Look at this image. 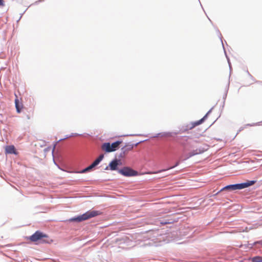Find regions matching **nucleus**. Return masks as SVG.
Wrapping results in <instances>:
<instances>
[{
	"label": "nucleus",
	"instance_id": "f257e3e1",
	"mask_svg": "<svg viewBox=\"0 0 262 262\" xmlns=\"http://www.w3.org/2000/svg\"><path fill=\"white\" fill-rule=\"evenodd\" d=\"M256 183V181H247L246 182L241 183V184H236L233 185H227L224 188H223L221 191L228 190L230 191L235 190H240L242 189L249 186H252L254 185Z\"/></svg>",
	"mask_w": 262,
	"mask_h": 262
},
{
	"label": "nucleus",
	"instance_id": "f03ea898",
	"mask_svg": "<svg viewBox=\"0 0 262 262\" xmlns=\"http://www.w3.org/2000/svg\"><path fill=\"white\" fill-rule=\"evenodd\" d=\"M101 212L99 211L90 210L81 215L71 219V221L80 222L96 216L101 214Z\"/></svg>",
	"mask_w": 262,
	"mask_h": 262
},
{
	"label": "nucleus",
	"instance_id": "7ed1b4c3",
	"mask_svg": "<svg viewBox=\"0 0 262 262\" xmlns=\"http://www.w3.org/2000/svg\"><path fill=\"white\" fill-rule=\"evenodd\" d=\"M122 143L121 141H117L112 144L109 142L104 143L101 145V149L106 152L115 151L119 148V146Z\"/></svg>",
	"mask_w": 262,
	"mask_h": 262
},
{
	"label": "nucleus",
	"instance_id": "20e7f679",
	"mask_svg": "<svg viewBox=\"0 0 262 262\" xmlns=\"http://www.w3.org/2000/svg\"><path fill=\"white\" fill-rule=\"evenodd\" d=\"M48 236L47 235L43 234V233L37 231L35 232L32 235H31L30 237V239L32 242H36L39 241H40L41 243H49V241L47 239H45V238H47Z\"/></svg>",
	"mask_w": 262,
	"mask_h": 262
},
{
	"label": "nucleus",
	"instance_id": "39448f33",
	"mask_svg": "<svg viewBox=\"0 0 262 262\" xmlns=\"http://www.w3.org/2000/svg\"><path fill=\"white\" fill-rule=\"evenodd\" d=\"M119 172L126 177L136 176L138 174V172L137 171L134 170L128 167H125L123 168L120 169L119 170Z\"/></svg>",
	"mask_w": 262,
	"mask_h": 262
},
{
	"label": "nucleus",
	"instance_id": "423d86ee",
	"mask_svg": "<svg viewBox=\"0 0 262 262\" xmlns=\"http://www.w3.org/2000/svg\"><path fill=\"white\" fill-rule=\"evenodd\" d=\"M133 144L130 143L126 144L125 146L121 148L119 157L121 158H124L129 151H131L133 149Z\"/></svg>",
	"mask_w": 262,
	"mask_h": 262
},
{
	"label": "nucleus",
	"instance_id": "0eeeda50",
	"mask_svg": "<svg viewBox=\"0 0 262 262\" xmlns=\"http://www.w3.org/2000/svg\"><path fill=\"white\" fill-rule=\"evenodd\" d=\"M104 158V155L103 154H101L99 157L98 158L96 159L94 162L93 163L91 164L89 166H88V167H86V168L84 169L83 170H82V172H85L86 171H88L89 170H90L91 169H92V168H93L94 167H95L96 166H97V165L99 164V163L102 160V159H103Z\"/></svg>",
	"mask_w": 262,
	"mask_h": 262
},
{
	"label": "nucleus",
	"instance_id": "6e6552de",
	"mask_svg": "<svg viewBox=\"0 0 262 262\" xmlns=\"http://www.w3.org/2000/svg\"><path fill=\"white\" fill-rule=\"evenodd\" d=\"M120 160H118L117 159H115L113 161H112L109 164L108 166H107L105 168L106 170H107L108 169V167H110V169L111 170H115L117 169V166L119 165V162Z\"/></svg>",
	"mask_w": 262,
	"mask_h": 262
},
{
	"label": "nucleus",
	"instance_id": "1a4fd4ad",
	"mask_svg": "<svg viewBox=\"0 0 262 262\" xmlns=\"http://www.w3.org/2000/svg\"><path fill=\"white\" fill-rule=\"evenodd\" d=\"M208 114V113L201 119H200L196 122L191 123L189 125V126H188V129H191L193 128L194 127H195L196 126L199 125L201 124V123H202L203 122V121H204V120L205 119V118L207 117Z\"/></svg>",
	"mask_w": 262,
	"mask_h": 262
},
{
	"label": "nucleus",
	"instance_id": "9d476101",
	"mask_svg": "<svg viewBox=\"0 0 262 262\" xmlns=\"http://www.w3.org/2000/svg\"><path fill=\"white\" fill-rule=\"evenodd\" d=\"M16 98L15 99V105L16 111L18 113H20L23 108V104L21 102H19L17 96L15 95Z\"/></svg>",
	"mask_w": 262,
	"mask_h": 262
},
{
	"label": "nucleus",
	"instance_id": "9b49d317",
	"mask_svg": "<svg viewBox=\"0 0 262 262\" xmlns=\"http://www.w3.org/2000/svg\"><path fill=\"white\" fill-rule=\"evenodd\" d=\"M204 151H205V150L203 149H196V150H193V151L190 152V153H189L188 156L186 158H185L184 159V160H186V159H187L193 156H194L195 155L201 154V153L203 152Z\"/></svg>",
	"mask_w": 262,
	"mask_h": 262
},
{
	"label": "nucleus",
	"instance_id": "f8f14e48",
	"mask_svg": "<svg viewBox=\"0 0 262 262\" xmlns=\"http://www.w3.org/2000/svg\"><path fill=\"white\" fill-rule=\"evenodd\" d=\"M5 151L6 154H16L15 147L13 145L7 146L5 148Z\"/></svg>",
	"mask_w": 262,
	"mask_h": 262
},
{
	"label": "nucleus",
	"instance_id": "ddd939ff",
	"mask_svg": "<svg viewBox=\"0 0 262 262\" xmlns=\"http://www.w3.org/2000/svg\"><path fill=\"white\" fill-rule=\"evenodd\" d=\"M180 164V161H178L177 162V163H176L175 165L172 166V167H170L168 168L167 169V170H168V169H172L176 166H177L179 164ZM166 170V169H163V170H161L160 171H159L158 172H148L147 173H149V174H151V173H158V172H161L162 171H164Z\"/></svg>",
	"mask_w": 262,
	"mask_h": 262
},
{
	"label": "nucleus",
	"instance_id": "4468645a",
	"mask_svg": "<svg viewBox=\"0 0 262 262\" xmlns=\"http://www.w3.org/2000/svg\"><path fill=\"white\" fill-rule=\"evenodd\" d=\"M252 262H262V257L255 256L252 258Z\"/></svg>",
	"mask_w": 262,
	"mask_h": 262
},
{
	"label": "nucleus",
	"instance_id": "2eb2a0df",
	"mask_svg": "<svg viewBox=\"0 0 262 262\" xmlns=\"http://www.w3.org/2000/svg\"><path fill=\"white\" fill-rule=\"evenodd\" d=\"M163 136H164V137H171L172 135H171V133H166L164 134Z\"/></svg>",
	"mask_w": 262,
	"mask_h": 262
},
{
	"label": "nucleus",
	"instance_id": "dca6fc26",
	"mask_svg": "<svg viewBox=\"0 0 262 262\" xmlns=\"http://www.w3.org/2000/svg\"><path fill=\"white\" fill-rule=\"evenodd\" d=\"M4 2L3 0H0V6L3 7L4 6Z\"/></svg>",
	"mask_w": 262,
	"mask_h": 262
}]
</instances>
